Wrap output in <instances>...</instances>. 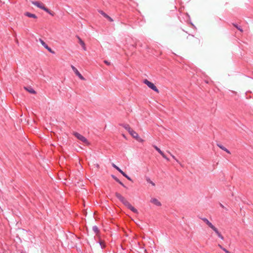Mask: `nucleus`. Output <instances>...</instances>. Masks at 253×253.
Instances as JSON below:
<instances>
[{"label": "nucleus", "mask_w": 253, "mask_h": 253, "mask_svg": "<svg viewBox=\"0 0 253 253\" xmlns=\"http://www.w3.org/2000/svg\"><path fill=\"white\" fill-rule=\"evenodd\" d=\"M115 195L116 197L128 209L131 210L134 213H138L137 210L134 208L121 194L117 192L116 193Z\"/></svg>", "instance_id": "obj_1"}, {"label": "nucleus", "mask_w": 253, "mask_h": 253, "mask_svg": "<svg viewBox=\"0 0 253 253\" xmlns=\"http://www.w3.org/2000/svg\"><path fill=\"white\" fill-rule=\"evenodd\" d=\"M31 3L35 6L44 10L45 11H46L47 12V14H48L50 15L53 16L55 14V13L53 11H52L49 10L48 8H47L45 6V5L44 4V3L40 1L32 0V1H31Z\"/></svg>", "instance_id": "obj_2"}, {"label": "nucleus", "mask_w": 253, "mask_h": 253, "mask_svg": "<svg viewBox=\"0 0 253 253\" xmlns=\"http://www.w3.org/2000/svg\"><path fill=\"white\" fill-rule=\"evenodd\" d=\"M202 219L205 223H206L210 228H211L215 232V233L217 234L219 238H220L222 240L224 239L223 236L218 231V229L214 226H213L212 224V223L208 220V219H207L206 218H203Z\"/></svg>", "instance_id": "obj_3"}, {"label": "nucleus", "mask_w": 253, "mask_h": 253, "mask_svg": "<svg viewBox=\"0 0 253 253\" xmlns=\"http://www.w3.org/2000/svg\"><path fill=\"white\" fill-rule=\"evenodd\" d=\"M143 83L146 84L149 88L153 90L154 91L158 92L159 90L157 87L155 85V84L147 80V79H145L144 80Z\"/></svg>", "instance_id": "obj_4"}, {"label": "nucleus", "mask_w": 253, "mask_h": 253, "mask_svg": "<svg viewBox=\"0 0 253 253\" xmlns=\"http://www.w3.org/2000/svg\"><path fill=\"white\" fill-rule=\"evenodd\" d=\"M74 135L77 137L79 140L82 141L83 143L86 145H89V142H88L87 140L82 135L80 134V133L78 132H74Z\"/></svg>", "instance_id": "obj_5"}, {"label": "nucleus", "mask_w": 253, "mask_h": 253, "mask_svg": "<svg viewBox=\"0 0 253 253\" xmlns=\"http://www.w3.org/2000/svg\"><path fill=\"white\" fill-rule=\"evenodd\" d=\"M129 133L138 141L140 142H142L144 141L143 139L139 136L138 133L134 131L132 129L130 130Z\"/></svg>", "instance_id": "obj_6"}, {"label": "nucleus", "mask_w": 253, "mask_h": 253, "mask_svg": "<svg viewBox=\"0 0 253 253\" xmlns=\"http://www.w3.org/2000/svg\"><path fill=\"white\" fill-rule=\"evenodd\" d=\"M112 166L118 170L128 180L131 181V179L127 175H126L123 171H122L118 167H117L114 163L112 164Z\"/></svg>", "instance_id": "obj_7"}, {"label": "nucleus", "mask_w": 253, "mask_h": 253, "mask_svg": "<svg viewBox=\"0 0 253 253\" xmlns=\"http://www.w3.org/2000/svg\"><path fill=\"white\" fill-rule=\"evenodd\" d=\"M71 68L75 74L82 80H84V78L81 74L77 69L73 65H71Z\"/></svg>", "instance_id": "obj_8"}, {"label": "nucleus", "mask_w": 253, "mask_h": 253, "mask_svg": "<svg viewBox=\"0 0 253 253\" xmlns=\"http://www.w3.org/2000/svg\"><path fill=\"white\" fill-rule=\"evenodd\" d=\"M39 41L41 43V44L46 48L48 50V51H49L51 53H54V51H52V50L51 49V48H50L48 46V45H47V44L43 41L41 39H39Z\"/></svg>", "instance_id": "obj_9"}, {"label": "nucleus", "mask_w": 253, "mask_h": 253, "mask_svg": "<svg viewBox=\"0 0 253 253\" xmlns=\"http://www.w3.org/2000/svg\"><path fill=\"white\" fill-rule=\"evenodd\" d=\"M153 146L156 149V150L157 151L164 159H165L167 161L169 160V159L166 157V156L165 155L163 152H162L157 146L153 145Z\"/></svg>", "instance_id": "obj_10"}, {"label": "nucleus", "mask_w": 253, "mask_h": 253, "mask_svg": "<svg viewBox=\"0 0 253 253\" xmlns=\"http://www.w3.org/2000/svg\"><path fill=\"white\" fill-rule=\"evenodd\" d=\"M150 202L157 206H160L161 205V203L156 198H152Z\"/></svg>", "instance_id": "obj_11"}, {"label": "nucleus", "mask_w": 253, "mask_h": 253, "mask_svg": "<svg viewBox=\"0 0 253 253\" xmlns=\"http://www.w3.org/2000/svg\"><path fill=\"white\" fill-rule=\"evenodd\" d=\"M25 89H26L27 91L29 92L32 93V94H35L36 91L30 86L29 87H24Z\"/></svg>", "instance_id": "obj_12"}, {"label": "nucleus", "mask_w": 253, "mask_h": 253, "mask_svg": "<svg viewBox=\"0 0 253 253\" xmlns=\"http://www.w3.org/2000/svg\"><path fill=\"white\" fill-rule=\"evenodd\" d=\"M78 39H79V43L81 45L83 49L84 50H86V46H85V44L84 42L80 38H78Z\"/></svg>", "instance_id": "obj_13"}, {"label": "nucleus", "mask_w": 253, "mask_h": 253, "mask_svg": "<svg viewBox=\"0 0 253 253\" xmlns=\"http://www.w3.org/2000/svg\"><path fill=\"white\" fill-rule=\"evenodd\" d=\"M217 145L218 147H219L220 149H221L223 151H225L226 152H227L228 154H230V152L227 149H226L224 146L222 145L221 144H217Z\"/></svg>", "instance_id": "obj_14"}, {"label": "nucleus", "mask_w": 253, "mask_h": 253, "mask_svg": "<svg viewBox=\"0 0 253 253\" xmlns=\"http://www.w3.org/2000/svg\"><path fill=\"white\" fill-rule=\"evenodd\" d=\"M122 126L128 131V132L130 131L132 128L130 127V126L127 124L123 125Z\"/></svg>", "instance_id": "obj_15"}, {"label": "nucleus", "mask_w": 253, "mask_h": 253, "mask_svg": "<svg viewBox=\"0 0 253 253\" xmlns=\"http://www.w3.org/2000/svg\"><path fill=\"white\" fill-rule=\"evenodd\" d=\"M112 177H113V178L117 181L119 183H120L121 185H122L123 186L125 187V185L117 178L116 177V176L113 175Z\"/></svg>", "instance_id": "obj_16"}, {"label": "nucleus", "mask_w": 253, "mask_h": 253, "mask_svg": "<svg viewBox=\"0 0 253 253\" xmlns=\"http://www.w3.org/2000/svg\"><path fill=\"white\" fill-rule=\"evenodd\" d=\"M92 230L96 234L99 233V230L96 226H93Z\"/></svg>", "instance_id": "obj_17"}, {"label": "nucleus", "mask_w": 253, "mask_h": 253, "mask_svg": "<svg viewBox=\"0 0 253 253\" xmlns=\"http://www.w3.org/2000/svg\"><path fill=\"white\" fill-rule=\"evenodd\" d=\"M218 246L222 249L223 251H224L226 253H230L228 250H227L225 248H223L221 245L218 244Z\"/></svg>", "instance_id": "obj_18"}, {"label": "nucleus", "mask_w": 253, "mask_h": 253, "mask_svg": "<svg viewBox=\"0 0 253 253\" xmlns=\"http://www.w3.org/2000/svg\"><path fill=\"white\" fill-rule=\"evenodd\" d=\"M169 153L170 154V155L172 157V158L173 159H174L176 161V162H177L179 164H180L182 166V165L181 164L180 162L175 158V157L174 155H173L171 153H170V152H169Z\"/></svg>", "instance_id": "obj_19"}, {"label": "nucleus", "mask_w": 253, "mask_h": 253, "mask_svg": "<svg viewBox=\"0 0 253 253\" xmlns=\"http://www.w3.org/2000/svg\"><path fill=\"white\" fill-rule=\"evenodd\" d=\"M99 244L102 249H103L105 247V244L103 241L100 240L99 241Z\"/></svg>", "instance_id": "obj_20"}, {"label": "nucleus", "mask_w": 253, "mask_h": 253, "mask_svg": "<svg viewBox=\"0 0 253 253\" xmlns=\"http://www.w3.org/2000/svg\"><path fill=\"white\" fill-rule=\"evenodd\" d=\"M104 62L107 64V65H110V62L107 61V60H104Z\"/></svg>", "instance_id": "obj_21"}, {"label": "nucleus", "mask_w": 253, "mask_h": 253, "mask_svg": "<svg viewBox=\"0 0 253 253\" xmlns=\"http://www.w3.org/2000/svg\"><path fill=\"white\" fill-rule=\"evenodd\" d=\"M26 16H35V15H34V14H30V13H27L26 14Z\"/></svg>", "instance_id": "obj_22"}, {"label": "nucleus", "mask_w": 253, "mask_h": 253, "mask_svg": "<svg viewBox=\"0 0 253 253\" xmlns=\"http://www.w3.org/2000/svg\"><path fill=\"white\" fill-rule=\"evenodd\" d=\"M106 17L107 18V19H108L109 21H113V20H112V19L111 18V17L108 16V17Z\"/></svg>", "instance_id": "obj_23"}, {"label": "nucleus", "mask_w": 253, "mask_h": 253, "mask_svg": "<svg viewBox=\"0 0 253 253\" xmlns=\"http://www.w3.org/2000/svg\"><path fill=\"white\" fill-rule=\"evenodd\" d=\"M101 14L102 15H103V16H107L106 15H105L102 11L101 12Z\"/></svg>", "instance_id": "obj_24"}, {"label": "nucleus", "mask_w": 253, "mask_h": 253, "mask_svg": "<svg viewBox=\"0 0 253 253\" xmlns=\"http://www.w3.org/2000/svg\"><path fill=\"white\" fill-rule=\"evenodd\" d=\"M237 28L240 31H242V30L240 29V28H238L237 27Z\"/></svg>", "instance_id": "obj_25"}, {"label": "nucleus", "mask_w": 253, "mask_h": 253, "mask_svg": "<svg viewBox=\"0 0 253 253\" xmlns=\"http://www.w3.org/2000/svg\"><path fill=\"white\" fill-rule=\"evenodd\" d=\"M220 206H221V207H222V208H223V206L222 204H220Z\"/></svg>", "instance_id": "obj_26"}, {"label": "nucleus", "mask_w": 253, "mask_h": 253, "mask_svg": "<svg viewBox=\"0 0 253 253\" xmlns=\"http://www.w3.org/2000/svg\"><path fill=\"white\" fill-rule=\"evenodd\" d=\"M152 185H154V183H153V182H152Z\"/></svg>", "instance_id": "obj_27"}]
</instances>
